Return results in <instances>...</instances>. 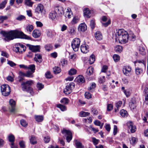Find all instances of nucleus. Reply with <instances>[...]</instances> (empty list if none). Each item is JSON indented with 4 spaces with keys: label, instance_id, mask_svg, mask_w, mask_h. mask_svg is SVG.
I'll use <instances>...</instances> for the list:
<instances>
[{
    "label": "nucleus",
    "instance_id": "nucleus-22",
    "mask_svg": "<svg viewBox=\"0 0 148 148\" xmlns=\"http://www.w3.org/2000/svg\"><path fill=\"white\" fill-rule=\"evenodd\" d=\"M77 82L79 83H82L85 82V80L84 77L82 75H79L76 78Z\"/></svg>",
    "mask_w": 148,
    "mask_h": 148
},
{
    "label": "nucleus",
    "instance_id": "nucleus-40",
    "mask_svg": "<svg viewBox=\"0 0 148 148\" xmlns=\"http://www.w3.org/2000/svg\"><path fill=\"white\" fill-rule=\"evenodd\" d=\"M128 39L131 41H134L136 39V37L134 34H130L129 35Z\"/></svg>",
    "mask_w": 148,
    "mask_h": 148
},
{
    "label": "nucleus",
    "instance_id": "nucleus-26",
    "mask_svg": "<svg viewBox=\"0 0 148 148\" xmlns=\"http://www.w3.org/2000/svg\"><path fill=\"white\" fill-rule=\"evenodd\" d=\"M76 30V28L75 26H70L69 27V32L70 34H72L75 33Z\"/></svg>",
    "mask_w": 148,
    "mask_h": 148
},
{
    "label": "nucleus",
    "instance_id": "nucleus-24",
    "mask_svg": "<svg viewBox=\"0 0 148 148\" xmlns=\"http://www.w3.org/2000/svg\"><path fill=\"white\" fill-rule=\"evenodd\" d=\"M120 114L121 116L123 117H126L128 115L127 111L124 109H122L121 110Z\"/></svg>",
    "mask_w": 148,
    "mask_h": 148
},
{
    "label": "nucleus",
    "instance_id": "nucleus-59",
    "mask_svg": "<svg viewBox=\"0 0 148 148\" xmlns=\"http://www.w3.org/2000/svg\"><path fill=\"white\" fill-rule=\"evenodd\" d=\"M108 69V67L107 66H103L102 68L101 72H102L105 73L107 71Z\"/></svg>",
    "mask_w": 148,
    "mask_h": 148
},
{
    "label": "nucleus",
    "instance_id": "nucleus-58",
    "mask_svg": "<svg viewBox=\"0 0 148 148\" xmlns=\"http://www.w3.org/2000/svg\"><path fill=\"white\" fill-rule=\"evenodd\" d=\"M20 123L22 126L24 127H25L27 125V124L25 120L23 119H22L20 121Z\"/></svg>",
    "mask_w": 148,
    "mask_h": 148
},
{
    "label": "nucleus",
    "instance_id": "nucleus-32",
    "mask_svg": "<svg viewBox=\"0 0 148 148\" xmlns=\"http://www.w3.org/2000/svg\"><path fill=\"white\" fill-rule=\"evenodd\" d=\"M140 53L142 55H144L145 53V48L143 46H140L139 49Z\"/></svg>",
    "mask_w": 148,
    "mask_h": 148
},
{
    "label": "nucleus",
    "instance_id": "nucleus-55",
    "mask_svg": "<svg viewBox=\"0 0 148 148\" xmlns=\"http://www.w3.org/2000/svg\"><path fill=\"white\" fill-rule=\"evenodd\" d=\"M92 118L91 117H90L88 118H85L84 119V121L85 122L88 123H91L92 122Z\"/></svg>",
    "mask_w": 148,
    "mask_h": 148
},
{
    "label": "nucleus",
    "instance_id": "nucleus-34",
    "mask_svg": "<svg viewBox=\"0 0 148 148\" xmlns=\"http://www.w3.org/2000/svg\"><path fill=\"white\" fill-rule=\"evenodd\" d=\"M77 71L74 68L71 69L68 72V74L70 75H74L76 74Z\"/></svg>",
    "mask_w": 148,
    "mask_h": 148
},
{
    "label": "nucleus",
    "instance_id": "nucleus-29",
    "mask_svg": "<svg viewBox=\"0 0 148 148\" xmlns=\"http://www.w3.org/2000/svg\"><path fill=\"white\" fill-rule=\"evenodd\" d=\"M35 118L36 121L38 122H41L43 120V117L42 116L36 115Z\"/></svg>",
    "mask_w": 148,
    "mask_h": 148
},
{
    "label": "nucleus",
    "instance_id": "nucleus-49",
    "mask_svg": "<svg viewBox=\"0 0 148 148\" xmlns=\"http://www.w3.org/2000/svg\"><path fill=\"white\" fill-rule=\"evenodd\" d=\"M136 63H142L144 65L145 67V68L146 67V62L144 60H137L136 61L134 62L135 64Z\"/></svg>",
    "mask_w": 148,
    "mask_h": 148
},
{
    "label": "nucleus",
    "instance_id": "nucleus-23",
    "mask_svg": "<svg viewBox=\"0 0 148 148\" xmlns=\"http://www.w3.org/2000/svg\"><path fill=\"white\" fill-rule=\"evenodd\" d=\"M74 142L77 148H84V146L82 144L77 140H74Z\"/></svg>",
    "mask_w": 148,
    "mask_h": 148
},
{
    "label": "nucleus",
    "instance_id": "nucleus-30",
    "mask_svg": "<svg viewBox=\"0 0 148 148\" xmlns=\"http://www.w3.org/2000/svg\"><path fill=\"white\" fill-rule=\"evenodd\" d=\"M56 13L54 11H52L49 14L50 18L52 20H54L56 18Z\"/></svg>",
    "mask_w": 148,
    "mask_h": 148
},
{
    "label": "nucleus",
    "instance_id": "nucleus-2",
    "mask_svg": "<svg viewBox=\"0 0 148 148\" xmlns=\"http://www.w3.org/2000/svg\"><path fill=\"white\" fill-rule=\"evenodd\" d=\"M115 38L116 41H119L121 44H125L127 42L129 35L127 32H125L123 29H121L117 31L116 34Z\"/></svg>",
    "mask_w": 148,
    "mask_h": 148
},
{
    "label": "nucleus",
    "instance_id": "nucleus-43",
    "mask_svg": "<svg viewBox=\"0 0 148 148\" xmlns=\"http://www.w3.org/2000/svg\"><path fill=\"white\" fill-rule=\"evenodd\" d=\"M8 18L7 16H0V23H2L4 21L7 20Z\"/></svg>",
    "mask_w": 148,
    "mask_h": 148
},
{
    "label": "nucleus",
    "instance_id": "nucleus-41",
    "mask_svg": "<svg viewBox=\"0 0 148 148\" xmlns=\"http://www.w3.org/2000/svg\"><path fill=\"white\" fill-rule=\"evenodd\" d=\"M7 0H5L2 2L1 3H0V9H3L5 8V5L7 3Z\"/></svg>",
    "mask_w": 148,
    "mask_h": 148
},
{
    "label": "nucleus",
    "instance_id": "nucleus-44",
    "mask_svg": "<svg viewBox=\"0 0 148 148\" xmlns=\"http://www.w3.org/2000/svg\"><path fill=\"white\" fill-rule=\"evenodd\" d=\"M8 140L9 142H14L15 139V137L14 136L11 134L9 135L8 136Z\"/></svg>",
    "mask_w": 148,
    "mask_h": 148
},
{
    "label": "nucleus",
    "instance_id": "nucleus-50",
    "mask_svg": "<svg viewBox=\"0 0 148 148\" xmlns=\"http://www.w3.org/2000/svg\"><path fill=\"white\" fill-rule=\"evenodd\" d=\"M90 26L92 29H94L95 27V21L94 20H92L90 21Z\"/></svg>",
    "mask_w": 148,
    "mask_h": 148
},
{
    "label": "nucleus",
    "instance_id": "nucleus-37",
    "mask_svg": "<svg viewBox=\"0 0 148 148\" xmlns=\"http://www.w3.org/2000/svg\"><path fill=\"white\" fill-rule=\"evenodd\" d=\"M57 106L58 108H60L62 111H64L66 110V108L65 106L61 104H58Z\"/></svg>",
    "mask_w": 148,
    "mask_h": 148
},
{
    "label": "nucleus",
    "instance_id": "nucleus-16",
    "mask_svg": "<svg viewBox=\"0 0 148 148\" xmlns=\"http://www.w3.org/2000/svg\"><path fill=\"white\" fill-rule=\"evenodd\" d=\"M54 11L55 12L56 14L57 13L60 16L62 15L63 13V8L60 6H58L56 7Z\"/></svg>",
    "mask_w": 148,
    "mask_h": 148
},
{
    "label": "nucleus",
    "instance_id": "nucleus-12",
    "mask_svg": "<svg viewBox=\"0 0 148 148\" xmlns=\"http://www.w3.org/2000/svg\"><path fill=\"white\" fill-rule=\"evenodd\" d=\"M127 125L130 129L131 133H134L136 130V127L132 121H129L127 123Z\"/></svg>",
    "mask_w": 148,
    "mask_h": 148
},
{
    "label": "nucleus",
    "instance_id": "nucleus-10",
    "mask_svg": "<svg viewBox=\"0 0 148 148\" xmlns=\"http://www.w3.org/2000/svg\"><path fill=\"white\" fill-rule=\"evenodd\" d=\"M26 46L33 52H36L40 51V46L39 45L33 46L27 44Z\"/></svg>",
    "mask_w": 148,
    "mask_h": 148
},
{
    "label": "nucleus",
    "instance_id": "nucleus-7",
    "mask_svg": "<svg viewBox=\"0 0 148 148\" xmlns=\"http://www.w3.org/2000/svg\"><path fill=\"white\" fill-rule=\"evenodd\" d=\"M62 133L64 136L66 138L67 142L69 143L72 138V135L71 132L69 130L63 129L62 130Z\"/></svg>",
    "mask_w": 148,
    "mask_h": 148
},
{
    "label": "nucleus",
    "instance_id": "nucleus-21",
    "mask_svg": "<svg viewBox=\"0 0 148 148\" xmlns=\"http://www.w3.org/2000/svg\"><path fill=\"white\" fill-rule=\"evenodd\" d=\"M43 10V6L42 4H39L36 8V10L38 13H42Z\"/></svg>",
    "mask_w": 148,
    "mask_h": 148
},
{
    "label": "nucleus",
    "instance_id": "nucleus-38",
    "mask_svg": "<svg viewBox=\"0 0 148 148\" xmlns=\"http://www.w3.org/2000/svg\"><path fill=\"white\" fill-rule=\"evenodd\" d=\"M34 29L33 26L32 25H28L26 28V30L27 32H31L32 30Z\"/></svg>",
    "mask_w": 148,
    "mask_h": 148
},
{
    "label": "nucleus",
    "instance_id": "nucleus-46",
    "mask_svg": "<svg viewBox=\"0 0 148 148\" xmlns=\"http://www.w3.org/2000/svg\"><path fill=\"white\" fill-rule=\"evenodd\" d=\"M94 69L92 67L88 68L87 70V72L89 75H91L93 72Z\"/></svg>",
    "mask_w": 148,
    "mask_h": 148
},
{
    "label": "nucleus",
    "instance_id": "nucleus-54",
    "mask_svg": "<svg viewBox=\"0 0 148 148\" xmlns=\"http://www.w3.org/2000/svg\"><path fill=\"white\" fill-rule=\"evenodd\" d=\"M19 66L20 68H23L26 70L30 68V65L28 66H27L24 64H20L19 65Z\"/></svg>",
    "mask_w": 148,
    "mask_h": 148
},
{
    "label": "nucleus",
    "instance_id": "nucleus-25",
    "mask_svg": "<svg viewBox=\"0 0 148 148\" xmlns=\"http://www.w3.org/2000/svg\"><path fill=\"white\" fill-rule=\"evenodd\" d=\"M90 114V113L88 112L82 111L79 112V115L81 117H85L89 116Z\"/></svg>",
    "mask_w": 148,
    "mask_h": 148
},
{
    "label": "nucleus",
    "instance_id": "nucleus-33",
    "mask_svg": "<svg viewBox=\"0 0 148 148\" xmlns=\"http://www.w3.org/2000/svg\"><path fill=\"white\" fill-rule=\"evenodd\" d=\"M30 143L33 145L36 144L37 143L36 137L34 136H32L30 139Z\"/></svg>",
    "mask_w": 148,
    "mask_h": 148
},
{
    "label": "nucleus",
    "instance_id": "nucleus-19",
    "mask_svg": "<svg viewBox=\"0 0 148 148\" xmlns=\"http://www.w3.org/2000/svg\"><path fill=\"white\" fill-rule=\"evenodd\" d=\"M35 61L36 62H38L40 63L42 61V56L39 54H35V57L34 58Z\"/></svg>",
    "mask_w": 148,
    "mask_h": 148
},
{
    "label": "nucleus",
    "instance_id": "nucleus-53",
    "mask_svg": "<svg viewBox=\"0 0 148 148\" xmlns=\"http://www.w3.org/2000/svg\"><path fill=\"white\" fill-rule=\"evenodd\" d=\"M85 96L87 99H89L91 98V94L89 92H86L85 94Z\"/></svg>",
    "mask_w": 148,
    "mask_h": 148
},
{
    "label": "nucleus",
    "instance_id": "nucleus-6",
    "mask_svg": "<svg viewBox=\"0 0 148 148\" xmlns=\"http://www.w3.org/2000/svg\"><path fill=\"white\" fill-rule=\"evenodd\" d=\"M80 43V39L78 38H75L72 40L71 46L73 50L75 51H77L79 47Z\"/></svg>",
    "mask_w": 148,
    "mask_h": 148
},
{
    "label": "nucleus",
    "instance_id": "nucleus-14",
    "mask_svg": "<svg viewBox=\"0 0 148 148\" xmlns=\"http://www.w3.org/2000/svg\"><path fill=\"white\" fill-rule=\"evenodd\" d=\"M84 15L85 18H90L91 16L90 10L87 8H85L83 10Z\"/></svg>",
    "mask_w": 148,
    "mask_h": 148
},
{
    "label": "nucleus",
    "instance_id": "nucleus-51",
    "mask_svg": "<svg viewBox=\"0 0 148 148\" xmlns=\"http://www.w3.org/2000/svg\"><path fill=\"white\" fill-rule=\"evenodd\" d=\"M45 76L48 79L51 78L53 76L51 75V73L49 71H47L45 73Z\"/></svg>",
    "mask_w": 148,
    "mask_h": 148
},
{
    "label": "nucleus",
    "instance_id": "nucleus-35",
    "mask_svg": "<svg viewBox=\"0 0 148 148\" xmlns=\"http://www.w3.org/2000/svg\"><path fill=\"white\" fill-rule=\"evenodd\" d=\"M53 69L54 73L56 74L59 73L61 71L60 68L58 66H55Z\"/></svg>",
    "mask_w": 148,
    "mask_h": 148
},
{
    "label": "nucleus",
    "instance_id": "nucleus-62",
    "mask_svg": "<svg viewBox=\"0 0 148 148\" xmlns=\"http://www.w3.org/2000/svg\"><path fill=\"white\" fill-rule=\"evenodd\" d=\"M92 142L94 145H96L98 143L99 141V140H98L97 139L95 138L94 137L92 138Z\"/></svg>",
    "mask_w": 148,
    "mask_h": 148
},
{
    "label": "nucleus",
    "instance_id": "nucleus-20",
    "mask_svg": "<svg viewBox=\"0 0 148 148\" xmlns=\"http://www.w3.org/2000/svg\"><path fill=\"white\" fill-rule=\"evenodd\" d=\"M95 36L97 40H101L102 39V35L99 31H97L95 33Z\"/></svg>",
    "mask_w": 148,
    "mask_h": 148
},
{
    "label": "nucleus",
    "instance_id": "nucleus-1",
    "mask_svg": "<svg viewBox=\"0 0 148 148\" xmlns=\"http://www.w3.org/2000/svg\"><path fill=\"white\" fill-rule=\"evenodd\" d=\"M1 34L5 37L4 40L7 41L17 38L30 39L29 36L25 34L22 32L17 30H11L7 32L2 31Z\"/></svg>",
    "mask_w": 148,
    "mask_h": 148
},
{
    "label": "nucleus",
    "instance_id": "nucleus-31",
    "mask_svg": "<svg viewBox=\"0 0 148 148\" xmlns=\"http://www.w3.org/2000/svg\"><path fill=\"white\" fill-rule=\"evenodd\" d=\"M95 56L94 55L92 54L90 57L88 61L90 64H92L95 61Z\"/></svg>",
    "mask_w": 148,
    "mask_h": 148
},
{
    "label": "nucleus",
    "instance_id": "nucleus-13",
    "mask_svg": "<svg viewBox=\"0 0 148 148\" xmlns=\"http://www.w3.org/2000/svg\"><path fill=\"white\" fill-rule=\"evenodd\" d=\"M81 51L83 53H87L89 51V46L86 44L82 45L80 47Z\"/></svg>",
    "mask_w": 148,
    "mask_h": 148
},
{
    "label": "nucleus",
    "instance_id": "nucleus-47",
    "mask_svg": "<svg viewBox=\"0 0 148 148\" xmlns=\"http://www.w3.org/2000/svg\"><path fill=\"white\" fill-rule=\"evenodd\" d=\"M60 102L61 103L64 104H66L69 103V101L68 99L66 98H64L62 99L60 101Z\"/></svg>",
    "mask_w": 148,
    "mask_h": 148
},
{
    "label": "nucleus",
    "instance_id": "nucleus-5",
    "mask_svg": "<svg viewBox=\"0 0 148 148\" xmlns=\"http://www.w3.org/2000/svg\"><path fill=\"white\" fill-rule=\"evenodd\" d=\"M1 91L2 95L5 96H7L10 94V87L8 85L3 84L1 86Z\"/></svg>",
    "mask_w": 148,
    "mask_h": 148
},
{
    "label": "nucleus",
    "instance_id": "nucleus-36",
    "mask_svg": "<svg viewBox=\"0 0 148 148\" xmlns=\"http://www.w3.org/2000/svg\"><path fill=\"white\" fill-rule=\"evenodd\" d=\"M122 104V102L121 101H118L116 104V108H115V111H117V110H118L119 108L121 106Z\"/></svg>",
    "mask_w": 148,
    "mask_h": 148
},
{
    "label": "nucleus",
    "instance_id": "nucleus-11",
    "mask_svg": "<svg viewBox=\"0 0 148 148\" xmlns=\"http://www.w3.org/2000/svg\"><path fill=\"white\" fill-rule=\"evenodd\" d=\"M131 68L130 66H125L123 69V72L124 75L129 76L131 73Z\"/></svg>",
    "mask_w": 148,
    "mask_h": 148
},
{
    "label": "nucleus",
    "instance_id": "nucleus-3",
    "mask_svg": "<svg viewBox=\"0 0 148 148\" xmlns=\"http://www.w3.org/2000/svg\"><path fill=\"white\" fill-rule=\"evenodd\" d=\"M33 82L32 80H28L25 82H23L21 84L22 89L24 91L29 92L32 94L33 93L32 88L31 86L33 85Z\"/></svg>",
    "mask_w": 148,
    "mask_h": 148
},
{
    "label": "nucleus",
    "instance_id": "nucleus-45",
    "mask_svg": "<svg viewBox=\"0 0 148 148\" xmlns=\"http://www.w3.org/2000/svg\"><path fill=\"white\" fill-rule=\"evenodd\" d=\"M113 58L115 62H117L119 60L120 57L118 55L114 54L113 56Z\"/></svg>",
    "mask_w": 148,
    "mask_h": 148
},
{
    "label": "nucleus",
    "instance_id": "nucleus-17",
    "mask_svg": "<svg viewBox=\"0 0 148 148\" xmlns=\"http://www.w3.org/2000/svg\"><path fill=\"white\" fill-rule=\"evenodd\" d=\"M87 29V26L86 24L84 23L81 24L79 26L78 30L80 32H84Z\"/></svg>",
    "mask_w": 148,
    "mask_h": 148
},
{
    "label": "nucleus",
    "instance_id": "nucleus-52",
    "mask_svg": "<svg viewBox=\"0 0 148 148\" xmlns=\"http://www.w3.org/2000/svg\"><path fill=\"white\" fill-rule=\"evenodd\" d=\"M130 106L131 109H134L136 107V104L135 102L132 101L130 105Z\"/></svg>",
    "mask_w": 148,
    "mask_h": 148
},
{
    "label": "nucleus",
    "instance_id": "nucleus-42",
    "mask_svg": "<svg viewBox=\"0 0 148 148\" xmlns=\"http://www.w3.org/2000/svg\"><path fill=\"white\" fill-rule=\"evenodd\" d=\"M33 3V2L31 1V0H25V5L30 6L32 7Z\"/></svg>",
    "mask_w": 148,
    "mask_h": 148
},
{
    "label": "nucleus",
    "instance_id": "nucleus-28",
    "mask_svg": "<svg viewBox=\"0 0 148 148\" xmlns=\"http://www.w3.org/2000/svg\"><path fill=\"white\" fill-rule=\"evenodd\" d=\"M123 49V47L120 45L116 46L115 48V51L118 53H120L122 51Z\"/></svg>",
    "mask_w": 148,
    "mask_h": 148
},
{
    "label": "nucleus",
    "instance_id": "nucleus-18",
    "mask_svg": "<svg viewBox=\"0 0 148 148\" xmlns=\"http://www.w3.org/2000/svg\"><path fill=\"white\" fill-rule=\"evenodd\" d=\"M32 35L34 38H38L40 36L41 33L39 30L35 29L33 31Z\"/></svg>",
    "mask_w": 148,
    "mask_h": 148
},
{
    "label": "nucleus",
    "instance_id": "nucleus-60",
    "mask_svg": "<svg viewBox=\"0 0 148 148\" xmlns=\"http://www.w3.org/2000/svg\"><path fill=\"white\" fill-rule=\"evenodd\" d=\"M67 64V60H66L64 59H62L61 60L60 64V65H61L62 66H64Z\"/></svg>",
    "mask_w": 148,
    "mask_h": 148
},
{
    "label": "nucleus",
    "instance_id": "nucleus-57",
    "mask_svg": "<svg viewBox=\"0 0 148 148\" xmlns=\"http://www.w3.org/2000/svg\"><path fill=\"white\" fill-rule=\"evenodd\" d=\"M37 87L39 90H41L44 87V85L40 83H38L37 84Z\"/></svg>",
    "mask_w": 148,
    "mask_h": 148
},
{
    "label": "nucleus",
    "instance_id": "nucleus-27",
    "mask_svg": "<svg viewBox=\"0 0 148 148\" xmlns=\"http://www.w3.org/2000/svg\"><path fill=\"white\" fill-rule=\"evenodd\" d=\"M143 70L141 68L137 67L135 69V72L136 74L139 75L143 73Z\"/></svg>",
    "mask_w": 148,
    "mask_h": 148
},
{
    "label": "nucleus",
    "instance_id": "nucleus-39",
    "mask_svg": "<svg viewBox=\"0 0 148 148\" xmlns=\"http://www.w3.org/2000/svg\"><path fill=\"white\" fill-rule=\"evenodd\" d=\"M45 48L47 51H49L52 49V46L50 44H48L45 45Z\"/></svg>",
    "mask_w": 148,
    "mask_h": 148
},
{
    "label": "nucleus",
    "instance_id": "nucleus-4",
    "mask_svg": "<svg viewBox=\"0 0 148 148\" xmlns=\"http://www.w3.org/2000/svg\"><path fill=\"white\" fill-rule=\"evenodd\" d=\"M26 49V47L20 43H17L14 46V51L16 53H21Z\"/></svg>",
    "mask_w": 148,
    "mask_h": 148
},
{
    "label": "nucleus",
    "instance_id": "nucleus-8",
    "mask_svg": "<svg viewBox=\"0 0 148 148\" xmlns=\"http://www.w3.org/2000/svg\"><path fill=\"white\" fill-rule=\"evenodd\" d=\"M75 86V84L73 82H71L67 84L64 90V92L66 95L70 94L72 91V89L74 88Z\"/></svg>",
    "mask_w": 148,
    "mask_h": 148
},
{
    "label": "nucleus",
    "instance_id": "nucleus-15",
    "mask_svg": "<svg viewBox=\"0 0 148 148\" xmlns=\"http://www.w3.org/2000/svg\"><path fill=\"white\" fill-rule=\"evenodd\" d=\"M9 103L11 107L10 111L14 113L15 110V108L16 105L15 101L13 99H11L10 100Z\"/></svg>",
    "mask_w": 148,
    "mask_h": 148
},
{
    "label": "nucleus",
    "instance_id": "nucleus-56",
    "mask_svg": "<svg viewBox=\"0 0 148 148\" xmlns=\"http://www.w3.org/2000/svg\"><path fill=\"white\" fill-rule=\"evenodd\" d=\"M113 108V106L112 104H108L107 106V110L108 111H111Z\"/></svg>",
    "mask_w": 148,
    "mask_h": 148
},
{
    "label": "nucleus",
    "instance_id": "nucleus-61",
    "mask_svg": "<svg viewBox=\"0 0 148 148\" xmlns=\"http://www.w3.org/2000/svg\"><path fill=\"white\" fill-rule=\"evenodd\" d=\"M25 19V17L24 16L20 15L18 16L16 18V19L17 20L21 21L22 20Z\"/></svg>",
    "mask_w": 148,
    "mask_h": 148
},
{
    "label": "nucleus",
    "instance_id": "nucleus-63",
    "mask_svg": "<svg viewBox=\"0 0 148 148\" xmlns=\"http://www.w3.org/2000/svg\"><path fill=\"white\" fill-rule=\"evenodd\" d=\"M105 77L103 76L99 78V82L100 84L103 83L105 82Z\"/></svg>",
    "mask_w": 148,
    "mask_h": 148
},
{
    "label": "nucleus",
    "instance_id": "nucleus-9",
    "mask_svg": "<svg viewBox=\"0 0 148 148\" xmlns=\"http://www.w3.org/2000/svg\"><path fill=\"white\" fill-rule=\"evenodd\" d=\"M31 70V71H27L25 73V77L32 78L33 77V73L35 72V66L34 64L30 65V68L28 69Z\"/></svg>",
    "mask_w": 148,
    "mask_h": 148
},
{
    "label": "nucleus",
    "instance_id": "nucleus-48",
    "mask_svg": "<svg viewBox=\"0 0 148 148\" xmlns=\"http://www.w3.org/2000/svg\"><path fill=\"white\" fill-rule=\"evenodd\" d=\"M54 33L50 31H48L47 33V36L50 38L53 37L54 36Z\"/></svg>",
    "mask_w": 148,
    "mask_h": 148
},
{
    "label": "nucleus",
    "instance_id": "nucleus-64",
    "mask_svg": "<svg viewBox=\"0 0 148 148\" xmlns=\"http://www.w3.org/2000/svg\"><path fill=\"white\" fill-rule=\"evenodd\" d=\"M19 145L20 147L22 148H25V142L23 141L20 142Z\"/></svg>",
    "mask_w": 148,
    "mask_h": 148
}]
</instances>
